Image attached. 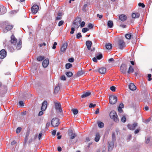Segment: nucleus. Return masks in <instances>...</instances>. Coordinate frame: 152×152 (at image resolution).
Returning a JSON list of instances; mask_svg holds the SVG:
<instances>
[{
    "label": "nucleus",
    "mask_w": 152,
    "mask_h": 152,
    "mask_svg": "<svg viewBox=\"0 0 152 152\" xmlns=\"http://www.w3.org/2000/svg\"><path fill=\"white\" fill-rule=\"evenodd\" d=\"M110 118L115 122L118 123L119 122L118 118L115 111H112L110 113Z\"/></svg>",
    "instance_id": "1"
},
{
    "label": "nucleus",
    "mask_w": 152,
    "mask_h": 152,
    "mask_svg": "<svg viewBox=\"0 0 152 152\" xmlns=\"http://www.w3.org/2000/svg\"><path fill=\"white\" fill-rule=\"evenodd\" d=\"M4 22H7V23L6 25H5V24H2V27H3L4 26H6L5 29L4 30V33H6L7 31L11 30L13 28V26L12 25H9L8 22L7 21H5Z\"/></svg>",
    "instance_id": "2"
},
{
    "label": "nucleus",
    "mask_w": 152,
    "mask_h": 152,
    "mask_svg": "<svg viewBox=\"0 0 152 152\" xmlns=\"http://www.w3.org/2000/svg\"><path fill=\"white\" fill-rule=\"evenodd\" d=\"M7 88L6 86H2V83L0 82V96H3L6 92Z\"/></svg>",
    "instance_id": "3"
},
{
    "label": "nucleus",
    "mask_w": 152,
    "mask_h": 152,
    "mask_svg": "<svg viewBox=\"0 0 152 152\" xmlns=\"http://www.w3.org/2000/svg\"><path fill=\"white\" fill-rule=\"evenodd\" d=\"M81 21V19L80 18H77L75 20L73 23V26L76 28H78L80 26V22Z\"/></svg>",
    "instance_id": "4"
},
{
    "label": "nucleus",
    "mask_w": 152,
    "mask_h": 152,
    "mask_svg": "<svg viewBox=\"0 0 152 152\" xmlns=\"http://www.w3.org/2000/svg\"><path fill=\"white\" fill-rule=\"evenodd\" d=\"M110 103L113 104H115L117 102V99L116 96L111 95L109 96Z\"/></svg>",
    "instance_id": "5"
},
{
    "label": "nucleus",
    "mask_w": 152,
    "mask_h": 152,
    "mask_svg": "<svg viewBox=\"0 0 152 152\" xmlns=\"http://www.w3.org/2000/svg\"><path fill=\"white\" fill-rule=\"evenodd\" d=\"M119 48L121 49H122L125 47V43L123 40L120 39L118 42Z\"/></svg>",
    "instance_id": "6"
},
{
    "label": "nucleus",
    "mask_w": 152,
    "mask_h": 152,
    "mask_svg": "<svg viewBox=\"0 0 152 152\" xmlns=\"http://www.w3.org/2000/svg\"><path fill=\"white\" fill-rule=\"evenodd\" d=\"M67 45L68 44L66 42L64 43L61 48V50L60 51V52L61 54L63 53L66 50Z\"/></svg>",
    "instance_id": "7"
},
{
    "label": "nucleus",
    "mask_w": 152,
    "mask_h": 152,
    "mask_svg": "<svg viewBox=\"0 0 152 152\" xmlns=\"http://www.w3.org/2000/svg\"><path fill=\"white\" fill-rule=\"evenodd\" d=\"M39 7L37 5H34L31 7V12L32 13L35 14L36 13L39 9Z\"/></svg>",
    "instance_id": "8"
},
{
    "label": "nucleus",
    "mask_w": 152,
    "mask_h": 152,
    "mask_svg": "<svg viewBox=\"0 0 152 152\" xmlns=\"http://www.w3.org/2000/svg\"><path fill=\"white\" fill-rule=\"evenodd\" d=\"M126 66L125 64H122L120 67V70L123 74H126Z\"/></svg>",
    "instance_id": "9"
},
{
    "label": "nucleus",
    "mask_w": 152,
    "mask_h": 152,
    "mask_svg": "<svg viewBox=\"0 0 152 152\" xmlns=\"http://www.w3.org/2000/svg\"><path fill=\"white\" fill-rule=\"evenodd\" d=\"M17 41V39L13 35H12L11 37V40H10V42L13 45H15L16 44Z\"/></svg>",
    "instance_id": "10"
},
{
    "label": "nucleus",
    "mask_w": 152,
    "mask_h": 152,
    "mask_svg": "<svg viewBox=\"0 0 152 152\" xmlns=\"http://www.w3.org/2000/svg\"><path fill=\"white\" fill-rule=\"evenodd\" d=\"M7 55V52L4 49L0 51V58L3 59Z\"/></svg>",
    "instance_id": "11"
},
{
    "label": "nucleus",
    "mask_w": 152,
    "mask_h": 152,
    "mask_svg": "<svg viewBox=\"0 0 152 152\" xmlns=\"http://www.w3.org/2000/svg\"><path fill=\"white\" fill-rule=\"evenodd\" d=\"M47 102L46 101H44L42 104L41 110L42 111H44L46 109L47 107Z\"/></svg>",
    "instance_id": "12"
},
{
    "label": "nucleus",
    "mask_w": 152,
    "mask_h": 152,
    "mask_svg": "<svg viewBox=\"0 0 152 152\" xmlns=\"http://www.w3.org/2000/svg\"><path fill=\"white\" fill-rule=\"evenodd\" d=\"M49 64V61L48 58L44 60L42 63V65L44 68L47 67Z\"/></svg>",
    "instance_id": "13"
},
{
    "label": "nucleus",
    "mask_w": 152,
    "mask_h": 152,
    "mask_svg": "<svg viewBox=\"0 0 152 152\" xmlns=\"http://www.w3.org/2000/svg\"><path fill=\"white\" fill-rule=\"evenodd\" d=\"M16 49L17 50H19L22 47V41L20 39H19L18 42L17 43L16 46Z\"/></svg>",
    "instance_id": "14"
},
{
    "label": "nucleus",
    "mask_w": 152,
    "mask_h": 152,
    "mask_svg": "<svg viewBox=\"0 0 152 152\" xmlns=\"http://www.w3.org/2000/svg\"><path fill=\"white\" fill-rule=\"evenodd\" d=\"M137 126V124H128L127 125L128 128L131 130H134Z\"/></svg>",
    "instance_id": "15"
},
{
    "label": "nucleus",
    "mask_w": 152,
    "mask_h": 152,
    "mask_svg": "<svg viewBox=\"0 0 152 152\" xmlns=\"http://www.w3.org/2000/svg\"><path fill=\"white\" fill-rule=\"evenodd\" d=\"M114 141H112L111 142L109 143L108 149L109 151H111L113 150L114 147Z\"/></svg>",
    "instance_id": "16"
},
{
    "label": "nucleus",
    "mask_w": 152,
    "mask_h": 152,
    "mask_svg": "<svg viewBox=\"0 0 152 152\" xmlns=\"http://www.w3.org/2000/svg\"><path fill=\"white\" fill-rule=\"evenodd\" d=\"M119 19L121 21L124 22L127 19V17L126 15L124 14H122L119 16Z\"/></svg>",
    "instance_id": "17"
},
{
    "label": "nucleus",
    "mask_w": 152,
    "mask_h": 152,
    "mask_svg": "<svg viewBox=\"0 0 152 152\" xmlns=\"http://www.w3.org/2000/svg\"><path fill=\"white\" fill-rule=\"evenodd\" d=\"M56 109V110H58L60 112H62V110L61 108V105L60 104L57 103L55 104Z\"/></svg>",
    "instance_id": "18"
},
{
    "label": "nucleus",
    "mask_w": 152,
    "mask_h": 152,
    "mask_svg": "<svg viewBox=\"0 0 152 152\" xmlns=\"http://www.w3.org/2000/svg\"><path fill=\"white\" fill-rule=\"evenodd\" d=\"M62 13L60 12H58L57 15V16L56 17V20H60L62 19Z\"/></svg>",
    "instance_id": "19"
},
{
    "label": "nucleus",
    "mask_w": 152,
    "mask_h": 152,
    "mask_svg": "<svg viewBox=\"0 0 152 152\" xmlns=\"http://www.w3.org/2000/svg\"><path fill=\"white\" fill-rule=\"evenodd\" d=\"M92 44V42L90 41H87L86 42V45L88 50H90L91 49Z\"/></svg>",
    "instance_id": "20"
},
{
    "label": "nucleus",
    "mask_w": 152,
    "mask_h": 152,
    "mask_svg": "<svg viewBox=\"0 0 152 152\" xmlns=\"http://www.w3.org/2000/svg\"><path fill=\"white\" fill-rule=\"evenodd\" d=\"M129 87V89L132 91H134L136 89V87L133 83H130Z\"/></svg>",
    "instance_id": "21"
},
{
    "label": "nucleus",
    "mask_w": 152,
    "mask_h": 152,
    "mask_svg": "<svg viewBox=\"0 0 152 152\" xmlns=\"http://www.w3.org/2000/svg\"><path fill=\"white\" fill-rule=\"evenodd\" d=\"M91 94V92H84L81 97L82 98H84L90 96Z\"/></svg>",
    "instance_id": "22"
},
{
    "label": "nucleus",
    "mask_w": 152,
    "mask_h": 152,
    "mask_svg": "<svg viewBox=\"0 0 152 152\" xmlns=\"http://www.w3.org/2000/svg\"><path fill=\"white\" fill-rule=\"evenodd\" d=\"M106 71V69L104 67L99 68V72L102 74H104Z\"/></svg>",
    "instance_id": "23"
},
{
    "label": "nucleus",
    "mask_w": 152,
    "mask_h": 152,
    "mask_svg": "<svg viewBox=\"0 0 152 152\" xmlns=\"http://www.w3.org/2000/svg\"><path fill=\"white\" fill-rule=\"evenodd\" d=\"M100 138V135L99 133H96V134L95 137L94 139L95 141L98 142Z\"/></svg>",
    "instance_id": "24"
},
{
    "label": "nucleus",
    "mask_w": 152,
    "mask_h": 152,
    "mask_svg": "<svg viewBox=\"0 0 152 152\" xmlns=\"http://www.w3.org/2000/svg\"><path fill=\"white\" fill-rule=\"evenodd\" d=\"M51 124H60L58 119V118H53L51 121Z\"/></svg>",
    "instance_id": "25"
},
{
    "label": "nucleus",
    "mask_w": 152,
    "mask_h": 152,
    "mask_svg": "<svg viewBox=\"0 0 152 152\" xmlns=\"http://www.w3.org/2000/svg\"><path fill=\"white\" fill-rule=\"evenodd\" d=\"M108 26L110 28H112L113 26V22L111 20H109L107 22Z\"/></svg>",
    "instance_id": "26"
},
{
    "label": "nucleus",
    "mask_w": 152,
    "mask_h": 152,
    "mask_svg": "<svg viewBox=\"0 0 152 152\" xmlns=\"http://www.w3.org/2000/svg\"><path fill=\"white\" fill-rule=\"evenodd\" d=\"M6 12V9L5 7H3L2 8L1 11H0V14L3 15Z\"/></svg>",
    "instance_id": "27"
},
{
    "label": "nucleus",
    "mask_w": 152,
    "mask_h": 152,
    "mask_svg": "<svg viewBox=\"0 0 152 152\" xmlns=\"http://www.w3.org/2000/svg\"><path fill=\"white\" fill-rule=\"evenodd\" d=\"M134 72V69L133 67L130 66L129 67V70L128 71V73L129 74H130V73H133Z\"/></svg>",
    "instance_id": "28"
},
{
    "label": "nucleus",
    "mask_w": 152,
    "mask_h": 152,
    "mask_svg": "<svg viewBox=\"0 0 152 152\" xmlns=\"http://www.w3.org/2000/svg\"><path fill=\"white\" fill-rule=\"evenodd\" d=\"M132 35L131 33L127 34L125 35V37L126 39H131Z\"/></svg>",
    "instance_id": "29"
},
{
    "label": "nucleus",
    "mask_w": 152,
    "mask_h": 152,
    "mask_svg": "<svg viewBox=\"0 0 152 152\" xmlns=\"http://www.w3.org/2000/svg\"><path fill=\"white\" fill-rule=\"evenodd\" d=\"M66 76L69 77H72L73 75L72 72H66Z\"/></svg>",
    "instance_id": "30"
},
{
    "label": "nucleus",
    "mask_w": 152,
    "mask_h": 152,
    "mask_svg": "<svg viewBox=\"0 0 152 152\" xmlns=\"http://www.w3.org/2000/svg\"><path fill=\"white\" fill-rule=\"evenodd\" d=\"M106 48L107 49H110L112 48V45L110 43H108L106 45Z\"/></svg>",
    "instance_id": "31"
},
{
    "label": "nucleus",
    "mask_w": 152,
    "mask_h": 152,
    "mask_svg": "<svg viewBox=\"0 0 152 152\" xmlns=\"http://www.w3.org/2000/svg\"><path fill=\"white\" fill-rule=\"evenodd\" d=\"M84 74L83 72L82 71H78L77 74V75L78 77H80L82 75H83Z\"/></svg>",
    "instance_id": "32"
},
{
    "label": "nucleus",
    "mask_w": 152,
    "mask_h": 152,
    "mask_svg": "<svg viewBox=\"0 0 152 152\" xmlns=\"http://www.w3.org/2000/svg\"><path fill=\"white\" fill-rule=\"evenodd\" d=\"M72 67V65L70 63H67L66 64L65 67L66 69H69Z\"/></svg>",
    "instance_id": "33"
},
{
    "label": "nucleus",
    "mask_w": 152,
    "mask_h": 152,
    "mask_svg": "<svg viewBox=\"0 0 152 152\" xmlns=\"http://www.w3.org/2000/svg\"><path fill=\"white\" fill-rule=\"evenodd\" d=\"M60 89V87L58 86L56 87L54 90V92L55 93H57Z\"/></svg>",
    "instance_id": "34"
},
{
    "label": "nucleus",
    "mask_w": 152,
    "mask_h": 152,
    "mask_svg": "<svg viewBox=\"0 0 152 152\" xmlns=\"http://www.w3.org/2000/svg\"><path fill=\"white\" fill-rule=\"evenodd\" d=\"M44 59V57L43 56H39L37 58V60L38 61H41Z\"/></svg>",
    "instance_id": "35"
},
{
    "label": "nucleus",
    "mask_w": 152,
    "mask_h": 152,
    "mask_svg": "<svg viewBox=\"0 0 152 152\" xmlns=\"http://www.w3.org/2000/svg\"><path fill=\"white\" fill-rule=\"evenodd\" d=\"M77 136V134L75 133H72L70 136V139L71 140L74 139Z\"/></svg>",
    "instance_id": "36"
},
{
    "label": "nucleus",
    "mask_w": 152,
    "mask_h": 152,
    "mask_svg": "<svg viewBox=\"0 0 152 152\" xmlns=\"http://www.w3.org/2000/svg\"><path fill=\"white\" fill-rule=\"evenodd\" d=\"M22 129V128L21 127H18L16 130V133L17 134H18L20 133Z\"/></svg>",
    "instance_id": "37"
},
{
    "label": "nucleus",
    "mask_w": 152,
    "mask_h": 152,
    "mask_svg": "<svg viewBox=\"0 0 152 152\" xmlns=\"http://www.w3.org/2000/svg\"><path fill=\"white\" fill-rule=\"evenodd\" d=\"M126 120V118L124 116H123L121 118V121L123 123H125Z\"/></svg>",
    "instance_id": "38"
},
{
    "label": "nucleus",
    "mask_w": 152,
    "mask_h": 152,
    "mask_svg": "<svg viewBox=\"0 0 152 152\" xmlns=\"http://www.w3.org/2000/svg\"><path fill=\"white\" fill-rule=\"evenodd\" d=\"M112 141L114 142L115 140V133L114 132H113L112 133Z\"/></svg>",
    "instance_id": "39"
},
{
    "label": "nucleus",
    "mask_w": 152,
    "mask_h": 152,
    "mask_svg": "<svg viewBox=\"0 0 152 152\" xmlns=\"http://www.w3.org/2000/svg\"><path fill=\"white\" fill-rule=\"evenodd\" d=\"M29 134L28 133H27L26 134V137L24 140L25 143H26L28 140V137H29Z\"/></svg>",
    "instance_id": "40"
},
{
    "label": "nucleus",
    "mask_w": 152,
    "mask_h": 152,
    "mask_svg": "<svg viewBox=\"0 0 152 152\" xmlns=\"http://www.w3.org/2000/svg\"><path fill=\"white\" fill-rule=\"evenodd\" d=\"M102 57V54H99L98 56H96V58L98 60H100Z\"/></svg>",
    "instance_id": "41"
},
{
    "label": "nucleus",
    "mask_w": 152,
    "mask_h": 152,
    "mask_svg": "<svg viewBox=\"0 0 152 152\" xmlns=\"http://www.w3.org/2000/svg\"><path fill=\"white\" fill-rule=\"evenodd\" d=\"M64 23V21L63 20H61L58 23V26H61Z\"/></svg>",
    "instance_id": "42"
},
{
    "label": "nucleus",
    "mask_w": 152,
    "mask_h": 152,
    "mask_svg": "<svg viewBox=\"0 0 152 152\" xmlns=\"http://www.w3.org/2000/svg\"><path fill=\"white\" fill-rule=\"evenodd\" d=\"M87 6L88 5L87 4H84L82 9L84 11H86V8L87 7Z\"/></svg>",
    "instance_id": "43"
},
{
    "label": "nucleus",
    "mask_w": 152,
    "mask_h": 152,
    "mask_svg": "<svg viewBox=\"0 0 152 152\" xmlns=\"http://www.w3.org/2000/svg\"><path fill=\"white\" fill-rule=\"evenodd\" d=\"M88 30V29L87 28H83L82 31L83 33H85Z\"/></svg>",
    "instance_id": "44"
},
{
    "label": "nucleus",
    "mask_w": 152,
    "mask_h": 152,
    "mask_svg": "<svg viewBox=\"0 0 152 152\" xmlns=\"http://www.w3.org/2000/svg\"><path fill=\"white\" fill-rule=\"evenodd\" d=\"M96 106L95 104H93L92 103H90L89 105V107L90 108L94 107Z\"/></svg>",
    "instance_id": "45"
},
{
    "label": "nucleus",
    "mask_w": 152,
    "mask_h": 152,
    "mask_svg": "<svg viewBox=\"0 0 152 152\" xmlns=\"http://www.w3.org/2000/svg\"><path fill=\"white\" fill-rule=\"evenodd\" d=\"M78 112V110L77 109H74L73 110V113L75 115L77 114Z\"/></svg>",
    "instance_id": "46"
},
{
    "label": "nucleus",
    "mask_w": 152,
    "mask_h": 152,
    "mask_svg": "<svg viewBox=\"0 0 152 152\" xmlns=\"http://www.w3.org/2000/svg\"><path fill=\"white\" fill-rule=\"evenodd\" d=\"M94 26L91 23H89L88 25V27L90 29H92L93 28Z\"/></svg>",
    "instance_id": "47"
},
{
    "label": "nucleus",
    "mask_w": 152,
    "mask_h": 152,
    "mask_svg": "<svg viewBox=\"0 0 152 152\" xmlns=\"http://www.w3.org/2000/svg\"><path fill=\"white\" fill-rule=\"evenodd\" d=\"M8 49L9 50H10V51L11 52H13L14 50V49L12 47H8Z\"/></svg>",
    "instance_id": "48"
},
{
    "label": "nucleus",
    "mask_w": 152,
    "mask_h": 152,
    "mask_svg": "<svg viewBox=\"0 0 152 152\" xmlns=\"http://www.w3.org/2000/svg\"><path fill=\"white\" fill-rule=\"evenodd\" d=\"M19 105L20 106L23 107L24 106V103L23 101H20L19 102Z\"/></svg>",
    "instance_id": "49"
},
{
    "label": "nucleus",
    "mask_w": 152,
    "mask_h": 152,
    "mask_svg": "<svg viewBox=\"0 0 152 152\" xmlns=\"http://www.w3.org/2000/svg\"><path fill=\"white\" fill-rule=\"evenodd\" d=\"M138 5L140 7H141L142 8H144L145 7V5L142 3H139L138 4Z\"/></svg>",
    "instance_id": "50"
},
{
    "label": "nucleus",
    "mask_w": 152,
    "mask_h": 152,
    "mask_svg": "<svg viewBox=\"0 0 152 152\" xmlns=\"http://www.w3.org/2000/svg\"><path fill=\"white\" fill-rule=\"evenodd\" d=\"M82 37V35H81V34L80 33H79L77 34L76 38L77 39H79L80 37Z\"/></svg>",
    "instance_id": "51"
},
{
    "label": "nucleus",
    "mask_w": 152,
    "mask_h": 152,
    "mask_svg": "<svg viewBox=\"0 0 152 152\" xmlns=\"http://www.w3.org/2000/svg\"><path fill=\"white\" fill-rule=\"evenodd\" d=\"M85 23L84 21H83L81 22V23L80 24V27L81 28H82L85 25Z\"/></svg>",
    "instance_id": "52"
},
{
    "label": "nucleus",
    "mask_w": 152,
    "mask_h": 152,
    "mask_svg": "<svg viewBox=\"0 0 152 152\" xmlns=\"http://www.w3.org/2000/svg\"><path fill=\"white\" fill-rule=\"evenodd\" d=\"M68 61L70 62H72L74 61V59L73 58H69L68 60Z\"/></svg>",
    "instance_id": "53"
},
{
    "label": "nucleus",
    "mask_w": 152,
    "mask_h": 152,
    "mask_svg": "<svg viewBox=\"0 0 152 152\" xmlns=\"http://www.w3.org/2000/svg\"><path fill=\"white\" fill-rule=\"evenodd\" d=\"M110 90L113 91H115V87L114 86H112L110 88Z\"/></svg>",
    "instance_id": "54"
},
{
    "label": "nucleus",
    "mask_w": 152,
    "mask_h": 152,
    "mask_svg": "<svg viewBox=\"0 0 152 152\" xmlns=\"http://www.w3.org/2000/svg\"><path fill=\"white\" fill-rule=\"evenodd\" d=\"M151 117H150L149 118H148V119L146 120L144 122L145 123H148L151 120Z\"/></svg>",
    "instance_id": "55"
},
{
    "label": "nucleus",
    "mask_w": 152,
    "mask_h": 152,
    "mask_svg": "<svg viewBox=\"0 0 152 152\" xmlns=\"http://www.w3.org/2000/svg\"><path fill=\"white\" fill-rule=\"evenodd\" d=\"M57 45V43L56 42H55L53 45L52 48L53 49H55L56 48V45Z\"/></svg>",
    "instance_id": "56"
},
{
    "label": "nucleus",
    "mask_w": 152,
    "mask_h": 152,
    "mask_svg": "<svg viewBox=\"0 0 152 152\" xmlns=\"http://www.w3.org/2000/svg\"><path fill=\"white\" fill-rule=\"evenodd\" d=\"M151 74H148V80L149 81H150L152 80V79L151 77Z\"/></svg>",
    "instance_id": "57"
},
{
    "label": "nucleus",
    "mask_w": 152,
    "mask_h": 152,
    "mask_svg": "<svg viewBox=\"0 0 152 152\" xmlns=\"http://www.w3.org/2000/svg\"><path fill=\"white\" fill-rule=\"evenodd\" d=\"M61 79L62 80H66V78L64 75H62L61 77Z\"/></svg>",
    "instance_id": "58"
},
{
    "label": "nucleus",
    "mask_w": 152,
    "mask_h": 152,
    "mask_svg": "<svg viewBox=\"0 0 152 152\" xmlns=\"http://www.w3.org/2000/svg\"><path fill=\"white\" fill-rule=\"evenodd\" d=\"M75 29L73 27H72L71 29V31H70V34H73L74 33V31H75Z\"/></svg>",
    "instance_id": "59"
},
{
    "label": "nucleus",
    "mask_w": 152,
    "mask_h": 152,
    "mask_svg": "<svg viewBox=\"0 0 152 152\" xmlns=\"http://www.w3.org/2000/svg\"><path fill=\"white\" fill-rule=\"evenodd\" d=\"M118 111L120 113H122L123 111L122 108L118 107Z\"/></svg>",
    "instance_id": "60"
},
{
    "label": "nucleus",
    "mask_w": 152,
    "mask_h": 152,
    "mask_svg": "<svg viewBox=\"0 0 152 152\" xmlns=\"http://www.w3.org/2000/svg\"><path fill=\"white\" fill-rule=\"evenodd\" d=\"M135 17L136 18H138L140 16V14L138 13H135Z\"/></svg>",
    "instance_id": "61"
},
{
    "label": "nucleus",
    "mask_w": 152,
    "mask_h": 152,
    "mask_svg": "<svg viewBox=\"0 0 152 152\" xmlns=\"http://www.w3.org/2000/svg\"><path fill=\"white\" fill-rule=\"evenodd\" d=\"M108 61L109 62H110L113 61H114V60L113 58H111L109 59L108 60Z\"/></svg>",
    "instance_id": "62"
},
{
    "label": "nucleus",
    "mask_w": 152,
    "mask_h": 152,
    "mask_svg": "<svg viewBox=\"0 0 152 152\" xmlns=\"http://www.w3.org/2000/svg\"><path fill=\"white\" fill-rule=\"evenodd\" d=\"M98 126L99 128H102L104 126V124H98Z\"/></svg>",
    "instance_id": "63"
},
{
    "label": "nucleus",
    "mask_w": 152,
    "mask_h": 152,
    "mask_svg": "<svg viewBox=\"0 0 152 152\" xmlns=\"http://www.w3.org/2000/svg\"><path fill=\"white\" fill-rule=\"evenodd\" d=\"M97 16L101 19L102 18L103 15H100L99 14H97Z\"/></svg>",
    "instance_id": "64"
}]
</instances>
